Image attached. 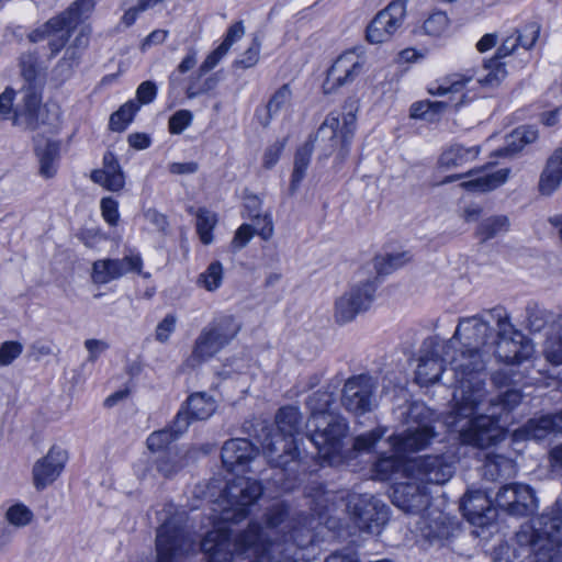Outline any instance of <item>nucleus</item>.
<instances>
[{
    "instance_id": "f03ea898",
    "label": "nucleus",
    "mask_w": 562,
    "mask_h": 562,
    "mask_svg": "<svg viewBox=\"0 0 562 562\" xmlns=\"http://www.w3.org/2000/svg\"><path fill=\"white\" fill-rule=\"evenodd\" d=\"M454 341L460 344V349L449 364L461 387L454 394L456 406L448 423L459 431L462 443L485 449L504 439L499 422L520 404L522 394L508 389L486 400L482 375L493 349L488 321L480 315L461 317L452 338L443 346L449 349Z\"/></svg>"
},
{
    "instance_id": "f8f14e48",
    "label": "nucleus",
    "mask_w": 562,
    "mask_h": 562,
    "mask_svg": "<svg viewBox=\"0 0 562 562\" xmlns=\"http://www.w3.org/2000/svg\"><path fill=\"white\" fill-rule=\"evenodd\" d=\"M342 126H340L339 115L329 113L322 125L318 127L315 139L327 142L324 146V156L328 157L340 144L339 157L344 159L349 153V145L356 130V114L352 109L342 115Z\"/></svg>"
},
{
    "instance_id": "7ed1b4c3",
    "label": "nucleus",
    "mask_w": 562,
    "mask_h": 562,
    "mask_svg": "<svg viewBox=\"0 0 562 562\" xmlns=\"http://www.w3.org/2000/svg\"><path fill=\"white\" fill-rule=\"evenodd\" d=\"M334 403V394L321 390L306 400L310 409L306 437L317 449L318 457L329 465L341 462L344 439L348 432L347 420L331 411Z\"/></svg>"
},
{
    "instance_id": "7c9ffc66",
    "label": "nucleus",
    "mask_w": 562,
    "mask_h": 562,
    "mask_svg": "<svg viewBox=\"0 0 562 562\" xmlns=\"http://www.w3.org/2000/svg\"><path fill=\"white\" fill-rule=\"evenodd\" d=\"M34 150L40 161V175L46 179L53 178L57 172L59 144L46 140L42 146L40 142H36Z\"/></svg>"
},
{
    "instance_id": "4c0bfd02",
    "label": "nucleus",
    "mask_w": 562,
    "mask_h": 562,
    "mask_svg": "<svg viewBox=\"0 0 562 562\" xmlns=\"http://www.w3.org/2000/svg\"><path fill=\"white\" fill-rule=\"evenodd\" d=\"M510 223L506 215H494L483 220L476 227L475 234L481 241H487L509 229Z\"/></svg>"
},
{
    "instance_id": "20e7f679",
    "label": "nucleus",
    "mask_w": 562,
    "mask_h": 562,
    "mask_svg": "<svg viewBox=\"0 0 562 562\" xmlns=\"http://www.w3.org/2000/svg\"><path fill=\"white\" fill-rule=\"evenodd\" d=\"M562 496L553 506L520 528L515 540L536 562H562Z\"/></svg>"
},
{
    "instance_id": "4be33fe9",
    "label": "nucleus",
    "mask_w": 562,
    "mask_h": 562,
    "mask_svg": "<svg viewBox=\"0 0 562 562\" xmlns=\"http://www.w3.org/2000/svg\"><path fill=\"white\" fill-rule=\"evenodd\" d=\"M363 70V61L353 52L340 55L327 70L323 83L325 93L334 92L336 89L350 85Z\"/></svg>"
},
{
    "instance_id": "1a4fd4ad",
    "label": "nucleus",
    "mask_w": 562,
    "mask_h": 562,
    "mask_svg": "<svg viewBox=\"0 0 562 562\" xmlns=\"http://www.w3.org/2000/svg\"><path fill=\"white\" fill-rule=\"evenodd\" d=\"M347 512L356 528L369 535H379L389 520V507L371 494H349Z\"/></svg>"
},
{
    "instance_id": "393cba45",
    "label": "nucleus",
    "mask_w": 562,
    "mask_h": 562,
    "mask_svg": "<svg viewBox=\"0 0 562 562\" xmlns=\"http://www.w3.org/2000/svg\"><path fill=\"white\" fill-rule=\"evenodd\" d=\"M460 508L467 520L479 527L492 524L497 516V510L486 493L476 490L469 491L461 499Z\"/></svg>"
},
{
    "instance_id": "b1692460",
    "label": "nucleus",
    "mask_w": 562,
    "mask_h": 562,
    "mask_svg": "<svg viewBox=\"0 0 562 562\" xmlns=\"http://www.w3.org/2000/svg\"><path fill=\"white\" fill-rule=\"evenodd\" d=\"M259 450L248 439L233 438L224 442L221 459L229 472H246L258 456Z\"/></svg>"
},
{
    "instance_id": "052dcab7",
    "label": "nucleus",
    "mask_w": 562,
    "mask_h": 562,
    "mask_svg": "<svg viewBox=\"0 0 562 562\" xmlns=\"http://www.w3.org/2000/svg\"><path fill=\"white\" fill-rule=\"evenodd\" d=\"M23 352V345L19 341L9 340L0 345V367L10 366Z\"/></svg>"
},
{
    "instance_id": "aec40b11",
    "label": "nucleus",
    "mask_w": 562,
    "mask_h": 562,
    "mask_svg": "<svg viewBox=\"0 0 562 562\" xmlns=\"http://www.w3.org/2000/svg\"><path fill=\"white\" fill-rule=\"evenodd\" d=\"M18 94L20 100L11 116L12 124L24 131L37 130L44 124L41 89L21 88Z\"/></svg>"
},
{
    "instance_id": "412c9836",
    "label": "nucleus",
    "mask_w": 562,
    "mask_h": 562,
    "mask_svg": "<svg viewBox=\"0 0 562 562\" xmlns=\"http://www.w3.org/2000/svg\"><path fill=\"white\" fill-rule=\"evenodd\" d=\"M142 267L143 260L139 255L125 256L122 259L97 260L92 266V279L94 283L105 284L128 272H135L144 278H148L149 273H143Z\"/></svg>"
},
{
    "instance_id": "a19ab883",
    "label": "nucleus",
    "mask_w": 562,
    "mask_h": 562,
    "mask_svg": "<svg viewBox=\"0 0 562 562\" xmlns=\"http://www.w3.org/2000/svg\"><path fill=\"white\" fill-rule=\"evenodd\" d=\"M538 138V131L532 126H521L516 128L507 138V145L504 148L506 155L520 151L524 146L533 143Z\"/></svg>"
},
{
    "instance_id": "bf43d9fd",
    "label": "nucleus",
    "mask_w": 562,
    "mask_h": 562,
    "mask_svg": "<svg viewBox=\"0 0 562 562\" xmlns=\"http://www.w3.org/2000/svg\"><path fill=\"white\" fill-rule=\"evenodd\" d=\"M540 33V25L536 22L526 24L520 31L516 30L513 35L519 40V44L525 49H530L537 42Z\"/></svg>"
},
{
    "instance_id": "a878e982",
    "label": "nucleus",
    "mask_w": 562,
    "mask_h": 562,
    "mask_svg": "<svg viewBox=\"0 0 562 562\" xmlns=\"http://www.w3.org/2000/svg\"><path fill=\"white\" fill-rule=\"evenodd\" d=\"M393 504L407 514H420L429 505L426 486L417 482L400 483L393 492Z\"/></svg>"
},
{
    "instance_id": "69168bd1",
    "label": "nucleus",
    "mask_w": 562,
    "mask_h": 562,
    "mask_svg": "<svg viewBox=\"0 0 562 562\" xmlns=\"http://www.w3.org/2000/svg\"><path fill=\"white\" fill-rule=\"evenodd\" d=\"M157 95V86L151 80L142 82L136 90V100L138 104H149Z\"/></svg>"
},
{
    "instance_id": "cd10ccee",
    "label": "nucleus",
    "mask_w": 562,
    "mask_h": 562,
    "mask_svg": "<svg viewBox=\"0 0 562 562\" xmlns=\"http://www.w3.org/2000/svg\"><path fill=\"white\" fill-rule=\"evenodd\" d=\"M562 182V147L557 148L548 158L539 179V192L551 195Z\"/></svg>"
},
{
    "instance_id": "3c124183",
    "label": "nucleus",
    "mask_w": 562,
    "mask_h": 562,
    "mask_svg": "<svg viewBox=\"0 0 562 562\" xmlns=\"http://www.w3.org/2000/svg\"><path fill=\"white\" fill-rule=\"evenodd\" d=\"M510 467V460L503 456H486L483 464V476L490 481H496Z\"/></svg>"
},
{
    "instance_id": "f257e3e1",
    "label": "nucleus",
    "mask_w": 562,
    "mask_h": 562,
    "mask_svg": "<svg viewBox=\"0 0 562 562\" xmlns=\"http://www.w3.org/2000/svg\"><path fill=\"white\" fill-rule=\"evenodd\" d=\"M263 487L257 480L237 476L229 481L215 502V518L221 522L206 532L200 549L206 562H297L300 550L311 542L310 530L289 517V507L276 504L266 513V526L250 521L248 528L232 540L224 525L245 519Z\"/></svg>"
},
{
    "instance_id": "6e6d98bb",
    "label": "nucleus",
    "mask_w": 562,
    "mask_h": 562,
    "mask_svg": "<svg viewBox=\"0 0 562 562\" xmlns=\"http://www.w3.org/2000/svg\"><path fill=\"white\" fill-rule=\"evenodd\" d=\"M405 256V254H393L386 257H375L374 268L378 278L383 274H389L392 270L402 267L406 261Z\"/></svg>"
},
{
    "instance_id": "c03bdc74",
    "label": "nucleus",
    "mask_w": 562,
    "mask_h": 562,
    "mask_svg": "<svg viewBox=\"0 0 562 562\" xmlns=\"http://www.w3.org/2000/svg\"><path fill=\"white\" fill-rule=\"evenodd\" d=\"M524 430L528 438L535 440L543 439L547 435L554 432L552 414L529 419L524 426Z\"/></svg>"
},
{
    "instance_id": "680f3d73",
    "label": "nucleus",
    "mask_w": 562,
    "mask_h": 562,
    "mask_svg": "<svg viewBox=\"0 0 562 562\" xmlns=\"http://www.w3.org/2000/svg\"><path fill=\"white\" fill-rule=\"evenodd\" d=\"M193 114L189 110H179L169 117L168 128L171 134L179 135L191 125Z\"/></svg>"
},
{
    "instance_id": "a18cd8bd",
    "label": "nucleus",
    "mask_w": 562,
    "mask_h": 562,
    "mask_svg": "<svg viewBox=\"0 0 562 562\" xmlns=\"http://www.w3.org/2000/svg\"><path fill=\"white\" fill-rule=\"evenodd\" d=\"M139 108V104L134 100H130L121 105L120 109L110 116V128L116 132L124 131L126 125L132 122Z\"/></svg>"
},
{
    "instance_id": "79ce46f5",
    "label": "nucleus",
    "mask_w": 562,
    "mask_h": 562,
    "mask_svg": "<svg viewBox=\"0 0 562 562\" xmlns=\"http://www.w3.org/2000/svg\"><path fill=\"white\" fill-rule=\"evenodd\" d=\"M19 65L21 68V76L24 80L22 88L41 89V87L37 85L40 68L38 56L36 53H23L20 57Z\"/></svg>"
},
{
    "instance_id": "8fccbe9b",
    "label": "nucleus",
    "mask_w": 562,
    "mask_h": 562,
    "mask_svg": "<svg viewBox=\"0 0 562 562\" xmlns=\"http://www.w3.org/2000/svg\"><path fill=\"white\" fill-rule=\"evenodd\" d=\"M450 19L443 11H435L424 22L423 29L429 36L440 37L448 31Z\"/></svg>"
},
{
    "instance_id": "6ab92c4d",
    "label": "nucleus",
    "mask_w": 562,
    "mask_h": 562,
    "mask_svg": "<svg viewBox=\"0 0 562 562\" xmlns=\"http://www.w3.org/2000/svg\"><path fill=\"white\" fill-rule=\"evenodd\" d=\"M216 411V402L206 392H196L191 394L181 405L176 417L172 420L171 429L177 435L184 434L191 422L205 420Z\"/></svg>"
},
{
    "instance_id": "39448f33",
    "label": "nucleus",
    "mask_w": 562,
    "mask_h": 562,
    "mask_svg": "<svg viewBox=\"0 0 562 562\" xmlns=\"http://www.w3.org/2000/svg\"><path fill=\"white\" fill-rule=\"evenodd\" d=\"M94 8V0H76L67 10L49 19L44 24L31 31L27 38L31 43L48 41L50 54L54 58L68 43L72 32Z\"/></svg>"
},
{
    "instance_id": "9d476101",
    "label": "nucleus",
    "mask_w": 562,
    "mask_h": 562,
    "mask_svg": "<svg viewBox=\"0 0 562 562\" xmlns=\"http://www.w3.org/2000/svg\"><path fill=\"white\" fill-rule=\"evenodd\" d=\"M488 314L497 322V334L496 339H493L491 357L494 356L507 364H517L527 359L528 346L521 344L524 336L514 329L506 311L498 306L490 310Z\"/></svg>"
},
{
    "instance_id": "5701e85b",
    "label": "nucleus",
    "mask_w": 562,
    "mask_h": 562,
    "mask_svg": "<svg viewBox=\"0 0 562 562\" xmlns=\"http://www.w3.org/2000/svg\"><path fill=\"white\" fill-rule=\"evenodd\" d=\"M68 460V453L65 449L54 445L50 447L46 456L38 459L32 469V477L34 487L43 491L54 483L61 474Z\"/></svg>"
},
{
    "instance_id": "4468645a",
    "label": "nucleus",
    "mask_w": 562,
    "mask_h": 562,
    "mask_svg": "<svg viewBox=\"0 0 562 562\" xmlns=\"http://www.w3.org/2000/svg\"><path fill=\"white\" fill-rule=\"evenodd\" d=\"M378 382L369 374L350 376L344 384L341 405L355 415H364L373 411L376 405Z\"/></svg>"
},
{
    "instance_id": "ea45409f",
    "label": "nucleus",
    "mask_w": 562,
    "mask_h": 562,
    "mask_svg": "<svg viewBox=\"0 0 562 562\" xmlns=\"http://www.w3.org/2000/svg\"><path fill=\"white\" fill-rule=\"evenodd\" d=\"M471 75L452 74L442 79L440 83L430 87L428 92L430 94L446 95L461 92L464 87L472 81Z\"/></svg>"
},
{
    "instance_id": "5fc2aeb1",
    "label": "nucleus",
    "mask_w": 562,
    "mask_h": 562,
    "mask_svg": "<svg viewBox=\"0 0 562 562\" xmlns=\"http://www.w3.org/2000/svg\"><path fill=\"white\" fill-rule=\"evenodd\" d=\"M7 520L15 527H24L33 519L32 510L24 504H14L5 513Z\"/></svg>"
},
{
    "instance_id": "f3484780",
    "label": "nucleus",
    "mask_w": 562,
    "mask_h": 562,
    "mask_svg": "<svg viewBox=\"0 0 562 562\" xmlns=\"http://www.w3.org/2000/svg\"><path fill=\"white\" fill-rule=\"evenodd\" d=\"M406 16V0H394L378 12L367 26L366 36L371 44L390 41Z\"/></svg>"
},
{
    "instance_id": "e433bc0d",
    "label": "nucleus",
    "mask_w": 562,
    "mask_h": 562,
    "mask_svg": "<svg viewBox=\"0 0 562 562\" xmlns=\"http://www.w3.org/2000/svg\"><path fill=\"white\" fill-rule=\"evenodd\" d=\"M205 75L206 74H202L201 70L198 69L189 77L186 89V94L189 99L206 94L217 87L220 82L217 75L213 74L204 78Z\"/></svg>"
},
{
    "instance_id": "37998d69",
    "label": "nucleus",
    "mask_w": 562,
    "mask_h": 562,
    "mask_svg": "<svg viewBox=\"0 0 562 562\" xmlns=\"http://www.w3.org/2000/svg\"><path fill=\"white\" fill-rule=\"evenodd\" d=\"M514 516H527L537 507L533 490L525 484H516Z\"/></svg>"
},
{
    "instance_id": "c756f323",
    "label": "nucleus",
    "mask_w": 562,
    "mask_h": 562,
    "mask_svg": "<svg viewBox=\"0 0 562 562\" xmlns=\"http://www.w3.org/2000/svg\"><path fill=\"white\" fill-rule=\"evenodd\" d=\"M277 428L274 434H280L288 439H295L302 428V415L295 406L281 407L276 415Z\"/></svg>"
},
{
    "instance_id": "473e14b6",
    "label": "nucleus",
    "mask_w": 562,
    "mask_h": 562,
    "mask_svg": "<svg viewBox=\"0 0 562 562\" xmlns=\"http://www.w3.org/2000/svg\"><path fill=\"white\" fill-rule=\"evenodd\" d=\"M80 64V52L77 46H68L64 56L52 70V80L57 85H63L75 74V69Z\"/></svg>"
},
{
    "instance_id": "a211bd4d",
    "label": "nucleus",
    "mask_w": 562,
    "mask_h": 562,
    "mask_svg": "<svg viewBox=\"0 0 562 562\" xmlns=\"http://www.w3.org/2000/svg\"><path fill=\"white\" fill-rule=\"evenodd\" d=\"M261 431L262 452L271 467L286 471L290 464L296 465L300 453L295 439L274 434L268 426H262Z\"/></svg>"
},
{
    "instance_id": "de8ad7c7",
    "label": "nucleus",
    "mask_w": 562,
    "mask_h": 562,
    "mask_svg": "<svg viewBox=\"0 0 562 562\" xmlns=\"http://www.w3.org/2000/svg\"><path fill=\"white\" fill-rule=\"evenodd\" d=\"M216 224L215 214L205 210L200 209L196 213V232L200 236L201 241L204 245H210L213 241L212 231Z\"/></svg>"
},
{
    "instance_id": "338daca9",
    "label": "nucleus",
    "mask_w": 562,
    "mask_h": 562,
    "mask_svg": "<svg viewBox=\"0 0 562 562\" xmlns=\"http://www.w3.org/2000/svg\"><path fill=\"white\" fill-rule=\"evenodd\" d=\"M254 234L255 231L252 229L251 225L243 224L239 226L235 232L234 238L232 240V247L234 250L243 249L249 243Z\"/></svg>"
},
{
    "instance_id": "4d7b16f0",
    "label": "nucleus",
    "mask_w": 562,
    "mask_h": 562,
    "mask_svg": "<svg viewBox=\"0 0 562 562\" xmlns=\"http://www.w3.org/2000/svg\"><path fill=\"white\" fill-rule=\"evenodd\" d=\"M516 484L510 483L502 486L495 497L496 506L510 515H514Z\"/></svg>"
},
{
    "instance_id": "0e129e2a",
    "label": "nucleus",
    "mask_w": 562,
    "mask_h": 562,
    "mask_svg": "<svg viewBox=\"0 0 562 562\" xmlns=\"http://www.w3.org/2000/svg\"><path fill=\"white\" fill-rule=\"evenodd\" d=\"M260 43L257 38L252 41L249 48L241 55L240 59L235 61V66L241 68H250L255 66L259 60Z\"/></svg>"
},
{
    "instance_id": "2f4dec72",
    "label": "nucleus",
    "mask_w": 562,
    "mask_h": 562,
    "mask_svg": "<svg viewBox=\"0 0 562 562\" xmlns=\"http://www.w3.org/2000/svg\"><path fill=\"white\" fill-rule=\"evenodd\" d=\"M314 142H316V139H313L311 137L300 148H297L295 153L293 172L289 188L291 194H294L296 192L301 181L304 179L306 175V170L308 168L311 157L314 150Z\"/></svg>"
},
{
    "instance_id": "c85d7f7f",
    "label": "nucleus",
    "mask_w": 562,
    "mask_h": 562,
    "mask_svg": "<svg viewBox=\"0 0 562 562\" xmlns=\"http://www.w3.org/2000/svg\"><path fill=\"white\" fill-rule=\"evenodd\" d=\"M292 91L289 83L281 86L268 100L263 109L256 111V116L261 126L267 127L290 103Z\"/></svg>"
},
{
    "instance_id": "6e6552de",
    "label": "nucleus",
    "mask_w": 562,
    "mask_h": 562,
    "mask_svg": "<svg viewBox=\"0 0 562 562\" xmlns=\"http://www.w3.org/2000/svg\"><path fill=\"white\" fill-rule=\"evenodd\" d=\"M195 547V538L186 525L182 515H171L157 529V562H177Z\"/></svg>"
},
{
    "instance_id": "09e8293b",
    "label": "nucleus",
    "mask_w": 562,
    "mask_h": 562,
    "mask_svg": "<svg viewBox=\"0 0 562 562\" xmlns=\"http://www.w3.org/2000/svg\"><path fill=\"white\" fill-rule=\"evenodd\" d=\"M484 66L488 72L484 77L479 78L477 82L486 88L498 87L507 75L504 64L496 59H490Z\"/></svg>"
},
{
    "instance_id": "e2e57ef3",
    "label": "nucleus",
    "mask_w": 562,
    "mask_h": 562,
    "mask_svg": "<svg viewBox=\"0 0 562 562\" xmlns=\"http://www.w3.org/2000/svg\"><path fill=\"white\" fill-rule=\"evenodd\" d=\"M100 206L104 221L111 226H116L120 218L117 201L106 196L101 200Z\"/></svg>"
},
{
    "instance_id": "0eeeda50",
    "label": "nucleus",
    "mask_w": 562,
    "mask_h": 562,
    "mask_svg": "<svg viewBox=\"0 0 562 562\" xmlns=\"http://www.w3.org/2000/svg\"><path fill=\"white\" fill-rule=\"evenodd\" d=\"M446 347L443 346V342L440 340L439 337H428L424 340L422 348H420V357L419 362L415 372V380L416 382L422 386H428L430 384H434L436 382H439L441 378L445 375L451 374L452 381L448 382L445 381V384H448L451 387H454L453 395L456 392L460 391V383L457 382L452 368H445L442 366L443 359L441 358V352L446 351ZM454 400V396L452 397ZM456 401H453V406L451 412L446 418V424L448 427L452 430L459 434L457 429H454L452 426L449 425V419L454 411Z\"/></svg>"
},
{
    "instance_id": "2eb2a0df",
    "label": "nucleus",
    "mask_w": 562,
    "mask_h": 562,
    "mask_svg": "<svg viewBox=\"0 0 562 562\" xmlns=\"http://www.w3.org/2000/svg\"><path fill=\"white\" fill-rule=\"evenodd\" d=\"M557 324L558 329L554 335L550 336L546 342V357L554 363H562V314L557 315L541 306L537 302H529L526 306V327L531 333H540L548 325Z\"/></svg>"
},
{
    "instance_id": "ddd939ff",
    "label": "nucleus",
    "mask_w": 562,
    "mask_h": 562,
    "mask_svg": "<svg viewBox=\"0 0 562 562\" xmlns=\"http://www.w3.org/2000/svg\"><path fill=\"white\" fill-rule=\"evenodd\" d=\"M429 415L428 409L423 405H413L409 408L408 416L412 419L423 417L417 420L416 427H409L404 432L389 437V445L392 450L398 453L416 452L425 449L436 437L434 427L426 420Z\"/></svg>"
},
{
    "instance_id": "c9c22d12",
    "label": "nucleus",
    "mask_w": 562,
    "mask_h": 562,
    "mask_svg": "<svg viewBox=\"0 0 562 562\" xmlns=\"http://www.w3.org/2000/svg\"><path fill=\"white\" fill-rule=\"evenodd\" d=\"M477 155L479 148L475 146L464 147L462 145L454 144L441 154L439 164L446 168L460 167L475 159Z\"/></svg>"
},
{
    "instance_id": "603ef678",
    "label": "nucleus",
    "mask_w": 562,
    "mask_h": 562,
    "mask_svg": "<svg viewBox=\"0 0 562 562\" xmlns=\"http://www.w3.org/2000/svg\"><path fill=\"white\" fill-rule=\"evenodd\" d=\"M223 280V266L220 261H213L206 270L199 276L198 282L207 291L217 290Z\"/></svg>"
},
{
    "instance_id": "bb28decb",
    "label": "nucleus",
    "mask_w": 562,
    "mask_h": 562,
    "mask_svg": "<svg viewBox=\"0 0 562 562\" xmlns=\"http://www.w3.org/2000/svg\"><path fill=\"white\" fill-rule=\"evenodd\" d=\"M91 180L105 188L109 191L117 192L124 188L125 177L117 158L112 151H106L103 156V166L101 169L91 172Z\"/></svg>"
},
{
    "instance_id": "dca6fc26",
    "label": "nucleus",
    "mask_w": 562,
    "mask_h": 562,
    "mask_svg": "<svg viewBox=\"0 0 562 562\" xmlns=\"http://www.w3.org/2000/svg\"><path fill=\"white\" fill-rule=\"evenodd\" d=\"M407 477L423 484L442 485L454 473L453 458L448 454L423 456L408 461Z\"/></svg>"
},
{
    "instance_id": "72a5a7b5",
    "label": "nucleus",
    "mask_w": 562,
    "mask_h": 562,
    "mask_svg": "<svg viewBox=\"0 0 562 562\" xmlns=\"http://www.w3.org/2000/svg\"><path fill=\"white\" fill-rule=\"evenodd\" d=\"M509 175V169H499L492 173H486L468 181H463L461 187L472 192H487L496 189L506 182Z\"/></svg>"
},
{
    "instance_id": "58836bf2",
    "label": "nucleus",
    "mask_w": 562,
    "mask_h": 562,
    "mask_svg": "<svg viewBox=\"0 0 562 562\" xmlns=\"http://www.w3.org/2000/svg\"><path fill=\"white\" fill-rule=\"evenodd\" d=\"M454 527L450 519L442 513L430 519L424 528L425 537L429 541L447 540L453 536Z\"/></svg>"
},
{
    "instance_id": "9b49d317",
    "label": "nucleus",
    "mask_w": 562,
    "mask_h": 562,
    "mask_svg": "<svg viewBox=\"0 0 562 562\" xmlns=\"http://www.w3.org/2000/svg\"><path fill=\"white\" fill-rule=\"evenodd\" d=\"M378 276L353 283L335 301L334 318L342 325L352 322L357 315L372 306L379 286Z\"/></svg>"
},
{
    "instance_id": "864d4df0",
    "label": "nucleus",
    "mask_w": 562,
    "mask_h": 562,
    "mask_svg": "<svg viewBox=\"0 0 562 562\" xmlns=\"http://www.w3.org/2000/svg\"><path fill=\"white\" fill-rule=\"evenodd\" d=\"M386 428L378 427L355 438L353 449L358 452H371L375 445L383 438Z\"/></svg>"
},
{
    "instance_id": "423d86ee",
    "label": "nucleus",
    "mask_w": 562,
    "mask_h": 562,
    "mask_svg": "<svg viewBox=\"0 0 562 562\" xmlns=\"http://www.w3.org/2000/svg\"><path fill=\"white\" fill-rule=\"evenodd\" d=\"M240 325L232 315H222L209 323L195 339L188 362L199 366L217 355L239 333Z\"/></svg>"
},
{
    "instance_id": "774afa93",
    "label": "nucleus",
    "mask_w": 562,
    "mask_h": 562,
    "mask_svg": "<svg viewBox=\"0 0 562 562\" xmlns=\"http://www.w3.org/2000/svg\"><path fill=\"white\" fill-rule=\"evenodd\" d=\"M228 50H226L221 44L211 52L206 58L203 60V63L200 65L199 70H201L202 74H207L212 69H214L217 64L221 61V59L227 54Z\"/></svg>"
},
{
    "instance_id": "49530a36",
    "label": "nucleus",
    "mask_w": 562,
    "mask_h": 562,
    "mask_svg": "<svg viewBox=\"0 0 562 562\" xmlns=\"http://www.w3.org/2000/svg\"><path fill=\"white\" fill-rule=\"evenodd\" d=\"M155 469L164 477H170L181 468L180 459L177 453L171 451H160L154 460Z\"/></svg>"
},
{
    "instance_id": "13d9d810",
    "label": "nucleus",
    "mask_w": 562,
    "mask_h": 562,
    "mask_svg": "<svg viewBox=\"0 0 562 562\" xmlns=\"http://www.w3.org/2000/svg\"><path fill=\"white\" fill-rule=\"evenodd\" d=\"M179 436L180 435H177L172 431L170 425L168 429H162L150 434L146 441L147 447L151 451H160Z\"/></svg>"
},
{
    "instance_id": "f704fd0d",
    "label": "nucleus",
    "mask_w": 562,
    "mask_h": 562,
    "mask_svg": "<svg viewBox=\"0 0 562 562\" xmlns=\"http://www.w3.org/2000/svg\"><path fill=\"white\" fill-rule=\"evenodd\" d=\"M401 454L394 450L390 456L382 454L374 463L375 476L381 481H386L400 472H404L407 475L406 467L408 461L406 462Z\"/></svg>"
}]
</instances>
